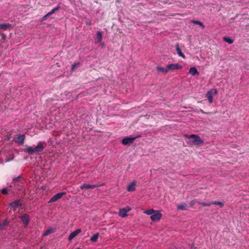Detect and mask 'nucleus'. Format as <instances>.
Instances as JSON below:
<instances>
[{
    "label": "nucleus",
    "mask_w": 249,
    "mask_h": 249,
    "mask_svg": "<svg viewBox=\"0 0 249 249\" xmlns=\"http://www.w3.org/2000/svg\"><path fill=\"white\" fill-rule=\"evenodd\" d=\"M143 213L150 215V219L153 222H159L162 216L161 211L153 209H149L143 212Z\"/></svg>",
    "instance_id": "f257e3e1"
},
{
    "label": "nucleus",
    "mask_w": 249,
    "mask_h": 249,
    "mask_svg": "<svg viewBox=\"0 0 249 249\" xmlns=\"http://www.w3.org/2000/svg\"><path fill=\"white\" fill-rule=\"evenodd\" d=\"M2 38L3 39H5L6 38L5 35H4L3 34H1Z\"/></svg>",
    "instance_id": "2f4dec72"
},
{
    "label": "nucleus",
    "mask_w": 249,
    "mask_h": 249,
    "mask_svg": "<svg viewBox=\"0 0 249 249\" xmlns=\"http://www.w3.org/2000/svg\"><path fill=\"white\" fill-rule=\"evenodd\" d=\"M200 204L203 206H209L212 204V202L210 203H205V202H201Z\"/></svg>",
    "instance_id": "c85d7f7f"
},
{
    "label": "nucleus",
    "mask_w": 249,
    "mask_h": 249,
    "mask_svg": "<svg viewBox=\"0 0 249 249\" xmlns=\"http://www.w3.org/2000/svg\"><path fill=\"white\" fill-rule=\"evenodd\" d=\"M189 72L192 76L198 75L199 74L197 70L194 67L190 68Z\"/></svg>",
    "instance_id": "dca6fc26"
},
{
    "label": "nucleus",
    "mask_w": 249,
    "mask_h": 249,
    "mask_svg": "<svg viewBox=\"0 0 249 249\" xmlns=\"http://www.w3.org/2000/svg\"><path fill=\"white\" fill-rule=\"evenodd\" d=\"M136 181H132L129 183L126 186V190L128 192H133L136 190Z\"/></svg>",
    "instance_id": "0eeeda50"
},
{
    "label": "nucleus",
    "mask_w": 249,
    "mask_h": 249,
    "mask_svg": "<svg viewBox=\"0 0 249 249\" xmlns=\"http://www.w3.org/2000/svg\"><path fill=\"white\" fill-rule=\"evenodd\" d=\"M223 40L226 42L229 43V44H232L233 42V40L229 37H223Z\"/></svg>",
    "instance_id": "a878e982"
},
{
    "label": "nucleus",
    "mask_w": 249,
    "mask_h": 249,
    "mask_svg": "<svg viewBox=\"0 0 249 249\" xmlns=\"http://www.w3.org/2000/svg\"><path fill=\"white\" fill-rule=\"evenodd\" d=\"M192 22L194 24L199 25V26L202 27V28L203 29H204L205 28V26L204 25L203 23L199 21L193 20V21H192Z\"/></svg>",
    "instance_id": "b1692460"
},
{
    "label": "nucleus",
    "mask_w": 249,
    "mask_h": 249,
    "mask_svg": "<svg viewBox=\"0 0 249 249\" xmlns=\"http://www.w3.org/2000/svg\"><path fill=\"white\" fill-rule=\"evenodd\" d=\"M1 192L2 194L5 195V194H7V190L6 189L3 188L1 190Z\"/></svg>",
    "instance_id": "c756f323"
},
{
    "label": "nucleus",
    "mask_w": 249,
    "mask_h": 249,
    "mask_svg": "<svg viewBox=\"0 0 249 249\" xmlns=\"http://www.w3.org/2000/svg\"><path fill=\"white\" fill-rule=\"evenodd\" d=\"M81 232V230L79 229L71 232L69 236V240L71 241L74 237Z\"/></svg>",
    "instance_id": "f8f14e48"
},
{
    "label": "nucleus",
    "mask_w": 249,
    "mask_h": 249,
    "mask_svg": "<svg viewBox=\"0 0 249 249\" xmlns=\"http://www.w3.org/2000/svg\"><path fill=\"white\" fill-rule=\"evenodd\" d=\"M191 203V205H193L195 203V202L192 201Z\"/></svg>",
    "instance_id": "473e14b6"
},
{
    "label": "nucleus",
    "mask_w": 249,
    "mask_h": 249,
    "mask_svg": "<svg viewBox=\"0 0 249 249\" xmlns=\"http://www.w3.org/2000/svg\"><path fill=\"white\" fill-rule=\"evenodd\" d=\"M21 203L19 200H16L10 203V206L13 209L14 211H15L18 208L21 206Z\"/></svg>",
    "instance_id": "6e6552de"
},
{
    "label": "nucleus",
    "mask_w": 249,
    "mask_h": 249,
    "mask_svg": "<svg viewBox=\"0 0 249 249\" xmlns=\"http://www.w3.org/2000/svg\"><path fill=\"white\" fill-rule=\"evenodd\" d=\"M79 66V63H75V64H73L71 66V71H74L75 69L76 68H77Z\"/></svg>",
    "instance_id": "cd10ccee"
},
{
    "label": "nucleus",
    "mask_w": 249,
    "mask_h": 249,
    "mask_svg": "<svg viewBox=\"0 0 249 249\" xmlns=\"http://www.w3.org/2000/svg\"><path fill=\"white\" fill-rule=\"evenodd\" d=\"M212 204L219 205L221 207H223L224 205L223 202L220 201H213L212 202Z\"/></svg>",
    "instance_id": "bb28decb"
},
{
    "label": "nucleus",
    "mask_w": 249,
    "mask_h": 249,
    "mask_svg": "<svg viewBox=\"0 0 249 249\" xmlns=\"http://www.w3.org/2000/svg\"><path fill=\"white\" fill-rule=\"evenodd\" d=\"M135 139V138L130 137L125 138L122 140V143L123 145H126L127 144L132 143Z\"/></svg>",
    "instance_id": "9d476101"
},
{
    "label": "nucleus",
    "mask_w": 249,
    "mask_h": 249,
    "mask_svg": "<svg viewBox=\"0 0 249 249\" xmlns=\"http://www.w3.org/2000/svg\"><path fill=\"white\" fill-rule=\"evenodd\" d=\"M20 218L23 223L24 224V226L26 227L28 225L30 220L29 215L27 214H24L21 216Z\"/></svg>",
    "instance_id": "1a4fd4ad"
},
{
    "label": "nucleus",
    "mask_w": 249,
    "mask_h": 249,
    "mask_svg": "<svg viewBox=\"0 0 249 249\" xmlns=\"http://www.w3.org/2000/svg\"><path fill=\"white\" fill-rule=\"evenodd\" d=\"M35 148V152H41L44 149L43 143L39 142Z\"/></svg>",
    "instance_id": "4468645a"
},
{
    "label": "nucleus",
    "mask_w": 249,
    "mask_h": 249,
    "mask_svg": "<svg viewBox=\"0 0 249 249\" xmlns=\"http://www.w3.org/2000/svg\"><path fill=\"white\" fill-rule=\"evenodd\" d=\"M98 185H90L88 184H84L80 186L81 189H94L96 187H99Z\"/></svg>",
    "instance_id": "9b49d317"
},
{
    "label": "nucleus",
    "mask_w": 249,
    "mask_h": 249,
    "mask_svg": "<svg viewBox=\"0 0 249 249\" xmlns=\"http://www.w3.org/2000/svg\"><path fill=\"white\" fill-rule=\"evenodd\" d=\"M8 223V221L7 222V221H5L4 223V225L1 226L0 225V228H3V227L5 225H6Z\"/></svg>",
    "instance_id": "7c9ffc66"
},
{
    "label": "nucleus",
    "mask_w": 249,
    "mask_h": 249,
    "mask_svg": "<svg viewBox=\"0 0 249 249\" xmlns=\"http://www.w3.org/2000/svg\"><path fill=\"white\" fill-rule=\"evenodd\" d=\"M184 137L189 140L187 142L189 144L199 145L203 143V141L198 135L185 134Z\"/></svg>",
    "instance_id": "f03ea898"
},
{
    "label": "nucleus",
    "mask_w": 249,
    "mask_h": 249,
    "mask_svg": "<svg viewBox=\"0 0 249 249\" xmlns=\"http://www.w3.org/2000/svg\"><path fill=\"white\" fill-rule=\"evenodd\" d=\"M99 233H96L94 234L90 237V241L92 242H95L96 241H97V240L99 237Z\"/></svg>",
    "instance_id": "6ab92c4d"
},
{
    "label": "nucleus",
    "mask_w": 249,
    "mask_h": 249,
    "mask_svg": "<svg viewBox=\"0 0 249 249\" xmlns=\"http://www.w3.org/2000/svg\"><path fill=\"white\" fill-rule=\"evenodd\" d=\"M59 9V7L57 6L55 8H54L50 12H49L48 13H47L44 17H48L49 16H50L51 15H53V13H55V11Z\"/></svg>",
    "instance_id": "aec40b11"
},
{
    "label": "nucleus",
    "mask_w": 249,
    "mask_h": 249,
    "mask_svg": "<svg viewBox=\"0 0 249 249\" xmlns=\"http://www.w3.org/2000/svg\"><path fill=\"white\" fill-rule=\"evenodd\" d=\"M65 195V193L61 192L53 196L49 200V203H52L56 201Z\"/></svg>",
    "instance_id": "423d86ee"
},
{
    "label": "nucleus",
    "mask_w": 249,
    "mask_h": 249,
    "mask_svg": "<svg viewBox=\"0 0 249 249\" xmlns=\"http://www.w3.org/2000/svg\"><path fill=\"white\" fill-rule=\"evenodd\" d=\"M157 70L159 72H161L165 74L169 72L168 65H167L165 67L157 66Z\"/></svg>",
    "instance_id": "ddd939ff"
},
{
    "label": "nucleus",
    "mask_w": 249,
    "mask_h": 249,
    "mask_svg": "<svg viewBox=\"0 0 249 249\" xmlns=\"http://www.w3.org/2000/svg\"><path fill=\"white\" fill-rule=\"evenodd\" d=\"M25 152L30 155L33 154L35 152V148L30 146H27L25 149Z\"/></svg>",
    "instance_id": "a211bd4d"
},
{
    "label": "nucleus",
    "mask_w": 249,
    "mask_h": 249,
    "mask_svg": "<svg viewBox=\"0 0 249 249\" xmlns=\"http://www.w3.org/2000/svg\"><path fill=\"white\" fill-rule=\"evenodd\" d=\"M167 65L169 71L179 70L182 68V66L178 63H171Z\"/></svg>",
    "instance_id": "39448f33"
},
{
    "label": "nucleus",
    "mask_w": 249,
    "mask_h": 249,
    "mask_svg": "<svg viewBox=\"0 0 249 249\" xmlns=\"http://www.w3.org/2000/svg\"><path fill=\"white\" fill-rule=\"evenodd\" d=\"M176 50H177V53L178 54V55L184 58H185V55L183 54V53L181 52V50L180 49L179 46L178 45H176Z\"/></svg>",
    "instance_id": "412c9836"
},
{
    "label": "nucleus",
    "mask_w": 249,
    "mask_h": 249,
    "mask_svg": "<svg viewBox=\"0 0 249 249\" xmlns=\"http://www.w3.org/2000/svg\"><path fill=\"white\" fill-rule=\"evenodd\" d=\"M54 229H48L47 230H46L43 233V235L44 236H47L48 235V234L53 232L54 231Z\"/></svg>",
    "instance_id": "393cba45"
},
{
    "label": "nucleus",
    "mask_w": 249,
    "mask_h": 249,
    "mask_svg": "<svg viewBox=\"0 0 249 249\" xmlns=\"http://www.w3.org/2000/svg\"><path fill=\"white\" fill-rule=\"evenodd\" d=\"M132 210L130 206H126L123 208L120 209L118 212V215L121 217H125L128 216L127 213Z\"/></svg>",
    "instance_id": "20e7f679"
},
{
    "label": "nucleus",
    "mask_w": 249,
    "mask_h": 249,
    "mask_svg": "<svg viewBox=\"0 0 249 249\" xmlns=\"http://www.w3.org/2000/svg\"><path fill=\"white\" fill-rule=\"evenodd\" d=\"M11 27V25L8 23H3L0 24V28L1 29H5L8 28H10Z\"/></svg>",
    "instance_id": "5701e85b"
},
{
    "label": "nucleus",
    "mask_w": 249,
    "mask_h": 249,
    "mask_svg": "<svg viewBox=\"0 0 249 249\" xmlns=\"http://www.w3.org/2000/svg\"><path fill=\"white\" fill-rule=\"evenodd\" d=\"M24 140H25V135H20L17 138V139H16V141L18 143H23Z\"/></svg>",
    "instance_id": "f3484780"
},
{
    "label": "nucleus",
    "mask_w": 249,
    "mask_h": 249,
    "mask_svg": "<svg viewBox=\"0 0 249 249\" xmlns=\"http://www.w3.org/2000/svg\"><path fill=\"white\" fill-rule=\"evenodd\" d=\"M177 209L179 210H185L186 209V205L184 203H181L178 206Z\"/></svg>",
    "instance_id": "4be33fe9"
},
{
    "label": "nucleus",
    "mask_w": 249,
    "mask_h": 249,
    "mask_svg": "<svg viewBox=\"0 0 249 249\" xmlns=\"http://www.w3.org/2000/svg\"><path fill=\"white\" fill-rule=\"evenodd\" d=\"M217 93V90L216 89H210L207 92L206 97L210 104H212L213 102V98Z\"/></svg>",
    "instance_id": "7ed1b4c3"
},
{
    "label": "nucleus",
    "mask_w": 249,
    "mask_h": 249,
    "mask_svg": "<svg viewBox=\"0 0 249 249\" xmlns=\"http://www.w3.org/2000/svg\"><path fill=\"white\" fill-rule=\"evenodd\" d=\"M102 38H103V36H102V32H101V31L97 32V33H96V37L95 39V42L96 43L100 42L102 40Z\"/></svg>",
    "instance_id": "2eb2a0df"
}]
</instances>
